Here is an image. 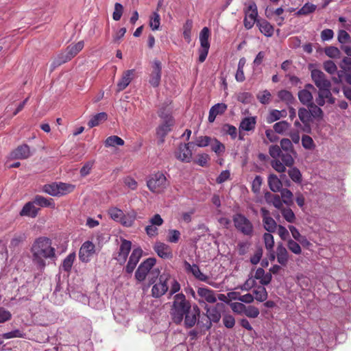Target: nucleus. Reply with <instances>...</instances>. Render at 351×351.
<instances>
[{"instance_id": "obj_1", "label": "nucleus", "mask_w": 351, "mask_h": 351, "mask_svg": "<svg viewBox=\"0 0 351 351\" xmlns=\"http://www.w3.org/2000/svg\"><path fill=\"white\" fill-rule=\"evenodd\" d=\"M56 249L52 245V241L46 237H39L32 243L30 247L33 263L43 270L47 265L46 260L56 258Z\"/></svg>"}, {"instance_id": "obj_2", "label": "nucleus", "mask_w": 351, "mask_h": 351, "mask_svg": "<svg viewBox=\"0 0 351 351\" xmlns=\"http://www.w3.org/2000/svg\"><path fill=\"white\" fill-rule=\"evenodd\" d=\"M191 305L183 293H178L173 297V304L170 314L173 322L176 324H180L184 316L191 310Z\"/></svg>"}, {"instance_id": "obj_3", "label": "nucleus", "mask_w": 351, "mask_h": 351, "mask_svg": "<svg viewBox=\"0 0 351 351\" xmlns=\"http://www.w3.org/2000/svg\"><path fill=\"white\" fill-rule=\"evenodd\" d=\"M84 46V43L83 40L79 41L75 44L69 45L66 50L58 54L57 58L52 62L51 65V70H53L61 64L71 60L82 50Z\"/></svg>"}, {"instance_id": "obj_4", "label": "nucleus", "mask_w": 351, "mask_h": 351, "mask_svg": "<svg viewBox=\"0 0 351 351\" xmlns=\"http://www.w3.org/2000/svg\"><path fill=\"white\" fill-rule=\"evenodd\" d=\"M149 189L155 193H161L169 186L165 176L161 172H157L153 174L147 182Z\"/></svg>"}, {"instance_id": "obj_5", "label": "nucleus", "mask_w": 351, "mask_h": 351, "mask_svg": "<svg viewBox=\"0 0 351 351\" xmlns=\"http://www.w3.org/2000/svg\"><path fill=\"white\" fill-rule=\"evenodd\" d=\"M280 145L282 152H285L281 156L282 161L287 167H291L294 164V157L297 155L292 142L289 138H282L280 142Z\"/></svg>"}, {"instance_id": "obj_6", "label": "nucleus", "mask_w": 351, "mask_h": 351, "mask_svg": "<svg viewBox=\"0 0 351 351\" xmlns=\"http://www.w3.org/2000/svg\"><path fill=\"white\" fill-rule=\"evenodd\" d=\"M232 221L236 229L243 234L251 237L254 232L252 223L243 215L237 213L233 215Z\"/></svg>"}, {"instance_id": "obj_7", "label": "nucleus", "mask_w": 351, "mask_h": 351, "mask_svg": "<svg viewBox=\"0 0 351 351\" xmlns=\"http://www.w3.org/2000/svg\"><path fill=\"white\" fill-rule=\"evenodd\" d=\"M243 12L245 14L243 19L244 27L246 29H250L259 21L257 19L258 14L256 4L254 2L245 3Z\"/></svg>"}, {"instance_id": "obj_8", "label": "nucleus", "mask_w": 351, "mask_h": 351, "mask_svg": "<svg viewBox=\"0 0 351 351\" xmlns=\"http://www.w3.org/2000/svg\"><path fill=\"white\" fill-rule=\"evenodd\" d=\"M210 36V29L204 27L199 33L200 47L198 49V61L202 63L205 61L210 49L209 37Z\"/></svg>"}, {"instance_id": "obj_9", "label": "nucleus", "mask_w": 351, "mask_h": 351, "mask_svg": "<svg viewBox=\"0 0 351 351\" xmlns=\"http://www.w3.org/2000/svg\"><path fill=\"white\" fill-rule=\"evenodd\" d=\"M156 260L155 258H148L143 261L138 267L135 272V278L138 282L144 281L150 270L155 266Z\"/></svg>"}, {"instance_id": "obj_10", "label": "nucleus", "mask_w": 351, "mask_h": 351, "mask_svg": "<svg viewBox=\"0 0 351 351\" xmlns=\"http://www.w3.org/2000/svg\"><path fill=\"white\" fill-rule=\"evenodd\" d=\"M184 266L186 271L187 273L192 274L193 276L198 280L205 282L213 287H217L215 286V283L213 281H210L208 276L201 271L197 265H191L189 263L185 261L184 262Z\"/></svg>"}, {"instance_id": "obj_11", "label": "nucleus", "mask_w": 351, "mask_h": 351, "mask_svg": "<svg viewBox=\"0 0 351 351\" xmlns=\"http://www.w3.org/2000/svg\"><path fill=\"white\" fill-rule=\"evenodd\" d=\"M194 148V143L189 142L188 143L180 144L178 152L175 153L177 159L184 162H189L192 159V150Z\"/></svg>"}, {"instance_id": "obj_12", "label": "nucleus", "mask_w": 351, "mask_h": 351, "mask_svg": "<svg viewBox=\"0 0 351 351\" xmlns=\"http://www.w3.org/2000/svg\"><path fill=\"white\" fill-rule=\"evenodd\" d=\"M197 302L199 304H206V303L213 304L217 301L215 293L213 289L207 287H199L197 289Z\"/></svg>"}, {"instance_id": "obj_13", "label": "nucleus", "mask_w": 351, "mask_h": 351, "mask_svg": "<svg viewBox=\"0 0 351 351\" xmlns=\"http://www.w3.org/2000/svg\"><path fill=\"white\" fill-rule=\"evenodd\" d=\"M173 124L174 119L172 116L167 115L164 118V122L158 127L156 134L159 138L160 144L164 143L165 136L171 130V127Z\"/></svg>"}, {"instance_id": "obj_14", "label": "nucleus", "mask_w": 351, "mask_h": 351, "mask_svg": "<svg viewBox=\"0 0 351 351\" xmlns=\"http://www.w3.org/2000/svg\"><path fill=\"white\" fill-rule=\"evenodd\" d=\"M169 278V274H163L159 278V282L154 285L152 289V295L158 298L166 293L168 290L167 281Z\"/></svg>"}, {"instance_id": "obj_15", "label": "nucleus", "mask_w": 351, "mask_h": 351, "mask_svg": "<svg viewBox=\"0 0 351 351\" xmlns=\"http://www.w3.org/2000/svg\"><path fill=\"white\" fill-rule=\"evenodd\" d=\"M162 75V63L156 59L152 62V71L149 74V83L154 88L160 85Z\"/></svg>"}, {"instance_id": "obj_16", "label": "nucleus", "mask_w": 351, "mask_h": 351, "mask_svg": "<svg viewBox=\"0 0 351 351\" xmlns=\"http://www.w3.org/2000/svg\"><path fill=\"white\" fill-rule=\"evenodd\" d=\"M225 305L223 303H217L213 306H209L206 304L204 307L206 315L212 322V323H218L221 317V311L223 310Z\"/></svg>"}, {"instance_id": "obj_17", "label": "nucleus", "mask_w": 351, "mask_h": 351, "mask_svg": "<svg viewBox=\"0 0 351 351\" xmlns=\"http://www.w3.org/2000/svg\"><path fill=\"white\" fill-rule=\"evenodd\" d=\"M200 308L197 305H194L193 308L189 310L184 316V325L186 328H191L195 324H197L198 317H199Z\"/></svg>"}, {"instance_id": "obj_18", "label": "nucleus", "mask_w": 351, "mask_h": 351, "mask_svg": "<svg viewBox=\"0 0 351 351\" xmlns=\"http://www.w3.org/2000/svg\"><path fill=\"white\" fill-rule=\"evenodd\" d=\"M315 91L316 88L312 84H306L304 88L298 93L299 100L302 104L308 106L311 103H313L312 94Z\"/></svg>"}, {"instance_id": "obj_19", "label": "nucleus", "mask_w": 351, "mask_h": 351, "mask_svg": "<svg viewBox=\"0 0 351 351\" xmlns=\"http://www.w3.org/2000/svg\"><path fill=\"white\" fill-rule=\"evenodd\" d=\"M311 77L318 88L331 87L330 82L326 79V75L320 70H313L311 71Z\"/></svg>"}, {"instance_id": "obj_20", "label": "nucleus", "mask_w": 351, "mask_h": 351, "mask_svg": "<svg viewBox=\"0 0 351 351\" xmlns=\"http://www.w3.org/2000/svg\"><path fill=\"white\" fill-rule=\"evenodd\" d=\"M154 250L157 255L163 259H171L173 258L171 247L165 243L156 242L154 245Z\"/></svg>"}, {"instance_id": "obj_21", "label": "nucleus", "mask_w": 351, "mask_h": 351, "mask_svg": "<svg viewBox=\"0 0 351 351\" xmlns=\"http://www.w3.org/2000/svg\"><path fill=\"white\" fill-rule=\"evenodd\" d=\"M261 213L265 229L269 232H274L277 229L278 225L276 221L270 217L269 211L263 207L261 208Z\"/></svg>"}, {"instance_id": "obj_22", "label": "nucleus", "mask_w": 351, "mask_h": 351, "mask_svg": "<svg viewBox=\"0 0 351 351\" xmlns=\"http://www.w3.org/2000/svg\"><path fill=\"white\" fill-rule=\"evenodd\" d=\"M94 252V244L90 241H86L82 244L80 249V259L84 263H87L90 261V258L93 255Z\"/></svg>"}, {"instance_id": "obj_23", "label": "nucleus", "mask_w": 351, "mask_h": 351, "mask_svg": "<svg viewBox=\"0 0 351 351\" xmlns=\"http://www.w3.org/2000/svg\"><path fill=\"white\" fill-rule=\"evenodd\" d=\"M132 243L131 241L126 240L125 239H121V243L119 247V251L118 253V256L116 258L117 261L122 264L125 263L128 254L131 250Z\"/></svg>"}, {"instance_id": "obj_24", "label": "nucleus", "mask_w": 351, "mask_h": 351, "mask_svg": "<svg viewBox=\"0 0 351 351\" xmlns=\"http://www.w3.org/2000/svg\"><path fill=\"white\" fill-rule=\"evenodd\" d=\"M135 75L134 69H130L124 71L121 78L117 83V92L123 90L130 84Z\"/></svg>"}, {"instance_id": "obj_25", "label": "nucleus", "mask_w": 351, "mask_h": 351, "mask_svg": "<svg viewBox=\"0 0 351 351\" xmlns=\"http://www.w3.org/2000/svg\"><path fill=\"white\" fill-rule=\"evenodd\" d=\"M31 156L29 147L27 144H23L18 146L11 153V156L14 159H27Z\"/></svg>"}, {"instance_id": "obj_26", "label": "nucleus", "mask_w": 351, "mask_h": 351, "mask_svg": "<svg viewBox=\"0 0 351 351\" xmlns=\"http://www.w3.org/2000/svg\"><path fill=\"white\" fill-rule=\"evenodd\" d=\"M227 105L223 103H218L211 107L209 110L208 120L210 123L215 121L217 115L223 114L227 110Z\"/></svg>"}, {"instance_id": "obj_27", "label": "nucleus", "mask_w": 351, "mask_h": 351, "mask_svg": "<svg viewBox=\"0 0 351 351\" xmlns=\"http://www.w3.org/2000/svg\"><path fill=\"white\" fill-rule=\"evenodd\" d=\"M276 258L278 263L286 266L289 261V253L282 243H278L276 247Z\"/></svg>"}, {"instance_id": "obj_28", "label": "nucleus", "mask_w": 351, "mask_h": 351, "mask_svg": "<svg viewBox=\"0 0 351 351\" xmlns=\"http://www.w3.org/2000/svg\"><path fill=\"white\" fill-rule=\"evenodd\" d=\"M256 26L264 36L267 37H271L273 36L274 28L267 20L260 19V21H257Z\"/></svg>"}, {"instance_id": "obj_29", "label": "nucleus", "mask_w": 351, "mask_h": 351, "mask_svg": "<svg viewBox=\"0 0 351 351\" xmlns=\"http://www.w3.org/2000/svg\"><path fill=\"white\" fill-rule=\"evenodd\" d=\"M197 325L202 331L205 332L212 328L213 323L208 317V315H206V313H203L202 314H199Z\"/></svg>"}, {"instance_id": "obj_30", "label": "nucleus", "mask_w": 351, "mask_h": 351, "mask_svg": "<svg viewBox=\"0 0 351 351\" xmlns=\"http://www.w3.org/2000/svg\"><path fill=\"white\" fill-rule=\"evenodd\" d=\"M254 278L260 280V283L263 285H267L272 279L271 273H265L263 268H258L255 272Z\"/></svg>"}, {"instance_id": "obj_31", "label": "nucleus", "mask_w": 351, "mask_h": 351, "mask_svg": "<svg viewBox=\"0 0 351 351\" xmlns=\"http://www.w3.org/2000/svg\"><path fill=\"white\" fill-rule=\"evenodd\" d=\"M34 204V202L26 203L21 210L20 215L36 217L39 209L36 208Z\"/></svg>"}, {"instance_id": "obj_32", "label": "nucleus", "mask_w": 351, "mask_h": 351, "mask_svg": "<svg viewBox=\"0 0 351 351\" xmlns=\"http://www.w3.org/2000/svg\"><path fill=\"white\" fill-rule=\"evenodd\" d=\"M136 216L137 213L135 210H132L126 214L123 213V216L121 219V224L126 228L132 227L136 219Z\"/></svg>"}, {"instance_id": "obj_33", "label": "nucleus", "mask_w": 351, "mask_h": 351, "mask_svg": "<svg viewBox=\"0 0 351 351\" xmlns=\"http://www.w3.org/2000/svg\"><path fill=\"white\" fill-rule=\"evenodd\" d=\"M268 185L273 192H278L282 187V181L275 174H271L268 177Z\"/></svg>"}, {"instance_id": "obj_34", "label": "nucleus", "mask_w": 351, "mask_h": 351, "mask_svg": "<svg viewBox=\"0 0 351 351\" xmlns=\"http://www.w3.org/2000/svg\"><path fill=\"white\" fill-rule=\"evenodd\" d=\"M307 106L311 112L312 121H313L314 119L317 121H320L324 117V112L323 110L320 108V107H319L314 103H311Z\"/></svg>"}, {"instance_id": "obj_35", "label": "nucleus", "mask_w": 351, "mask_h": 351, "mask_svg": "<svg viewBox=\"0 0 351 351\" xmlns=\"http://www.w3.org/2000/svg\"><path fill=\"white\" fill-rule=\"evenodd\" d=\"M34 203L41 207L54 208L55 203L53 199H47L41 195H36L34 198Z\"/></svg>"}, {"instance_id": "obj_36", "label": "nucleus", "mask_w": 351, "mask_h": 351, "mask_svg": "<svg viewBox=\"0 0 351 351\" xmlns=\"http://www.w3.org/2000/svg\"><path fill=\"white\" fill-rule=\"evenodd\" d=\"M108 115L106 112H99L94 115L88 122L90 128L97 126L100 123L106 121Z\"/></svg>"}, {"instance_id": "obj_37", "label": "nucleus", "mask_w": 351, "mask_h": 351, "mask_svg": "<svg viewBox=\"0 0 351 351\" xmlns=\"http://www.w3.org/2000/svg\"><path fill=\"white\" fill-rule=\"evenodd\" d=\"M256 119L253 117H246L242 120L239 128L245 131H250L254 129Z\"/></svg>"}, {"instance_id": "obj_38", "label": "nucleus", "mask_w": 351, "mask_h": 351, "mask_svg": "<svg viewBox=\"0 0 351 351\" xmlns=\"http://www.w3.org/2000/svg\"><path fill=\"white\" fill-rule=\"evenodd\" d=\"M108 215L110 219L121 223V219L123 216V212L117 207H110L108 210Z\"/></svg>"}, {"instance_id": "obj_39", "label": "nucleus", "mask_w": 351, "mask_h": 351, "mask_svg": "<svg viewBox=\"0 0 351 351\" xmlns=\"http://www.w3.org/2000/svg\"><path fill=\"white\" fill-rule=\"evenodd\" d=\"M290 127V123L286 121L277 122L273 125L274 132L280 134H285L289 130Z\"/></svg>"}, {"instance_id": "obj_40", "label": "nucleus", "mask_w": 351, "mask_h": 351, "mask_svg": "<svg viewBox=\"0 0 351 351\" xmlns=\"http://www.w3.org/2000/svg\"><path fill=\"white\" fill-rule=\"evenodd\" d=\"M193 28V21L187 19L183 25V37L189 43L191 40V30Z\"/></svg>"}, {"instance_id": "obj_41", "label": "nucleus", "mask_w": 351, "mask_h": 351, "mask_svg": "<svg viewBox=\"0 0 351 351\" xmlns=\"http://www.w3.org/2000/svg\"><path fill=\"white\" fill-rule=\"evenodd\" d=\"M210 145L211 146V150L214 152L217 155L221 156L224 153L226 149L225 145L217 138H213L212 143Z\"/></svg>"}, {"instance_id": "obj_42", "label": "nucleus", "mask_w": 351, "mask_h": 351, "mask_svg": "<svg viewBox=\"0 0 351 351\" xmlns=\"http://www.w3.org/2000/svg\"><path fill=\"white\" fill-rule=\"evenodd\" d=\"M278 97L281 100L285 101L287 104H291L295 99L292 93L287 90H281L278 93Z\"/></svg>"}, {"instance_id": "obj_43", "label": "nucleus", "mask_w": 351, "mask_h": 351, "mask_svg": "<svg viewBox=\"0 0 351 351\" xmlns=\"http://www.w3.org/2000/svg\"><path fill=\"white\" fill-rule=\"evenodd\" d=\"M280 191L283 202L287 206H291L293 204L292 192L287 189H281Z\"/></svg>"}, {"instance_id": "obj_44", "label": "nucleus", "mask_w": 351, "mask_h": 351, "mask_svg": "<svg viewBox=\"0 0 351 351\" xmlns=\"http://www.w3.org/2000/svg\"><path fill=\"white\" fill-rule=\"evenodd\" d=\"M317 6L311 3H305L296 13L298 16L308 15L315 11Z\"/></svg>"}, {"instance_id": "obj_45", "label": "nucleus", "mask_w": 351, "mask_h": 351, "mask_svg": "<svg viewBox=\"0 0 351 351\" xmlns=\"http://www.w3.org/2000/svg\"><path fill=\"white\" fill-rule=\"evenodd\" d=\"M75 259V254L71 253L69 254L63 261L62 264V269L65 271H70L74 261Z\"/></svg>"}, {"instance_id": "obj_46", "label": "nucleus", "mask_w": 351, "mask_h": 351, "mask_svg": "<svg viewBox=\"0 0 351 351\" xmlns=\"http://www.w3.org/2000/svg\"><path fill=\"white\" fill-rule=\"evenodd\" d=\"M160 271L158 268H152L149 274H147V280H148V285L147 286L149 287L152 285L154 284L158 278L160 276Z\"/></svg>"}, {"instance_id": "obj_47", "label": "nucleus", "mask_w": 351, "mask_h": 351, "mask_svg": "<svg viewBox=\"0 0 351 351\" xmlns=\"http://www.w3.org/2000/svg\"><path fill=\"white\" fill-rule=\"evenodd\" d=\"M280 213L283 217V218L289 223H294L296 217L293 212V210L290 208H282L280 210Z\"/></svg>"}, {"instance_id": "obj_48", "label": "nucleus", "mask_w": 351, "mask_h": 351, "mask_svg": "<svg viewBox=\"0 0 351 351\" xmlns=\"http://www.w3.org/2000/svg\"><path fill=\"white\" fill-rule=\"evenodd\" d=\"M160 25V16L158 12H153L149 19V26L153 31L158 30Z\"/></svg>"}, {"instance_id": "obj_49", "label": "nucleus", "mask_w": 351, "mask_h": 351, "mask_svg": "<svg viewBox=\"0 0 351 351\" xmlns=\"http://www.w3.org/2000/svg\"><path fill=\"white\" fill-rule=\"evenodd\" d=\"M298 117L300 120L303 123H306L307 122H313L311 117V112L308 109L304 108H300L298 110Z\"/></svg>"}, {"instance_id": "obj_50", "label": "nucleus", "mask_w": 351, "mask_h": 351, "mask_svg": "<svg viewBox=\"0 0 351 351\" xmlns=\"http://www.w3.org/2000/svg\"><path fill=\"white\" fill-rule=\"evenodd\" d=\"M105 145L106 147H114L115 145H123L124 141L117 136H111L108 137L105 141Z\"/></svg>"}, {"instance_id": "obj_51", "label": "nucleus", "mask_w": 351, "mask_h": 351, "mask_svg": "<svg viewBox=\"0 0 351 351\" xmlns=\"http://www.w3.org/2000/svg\"><path fill=\"white\" fill-rule=\"evenodd\" d=\"M213 138L207 136H200L195 138L194 146L196 145L199 147H206L212 143Z\"/></svg>"}, {"instance_id": "obj_52", "label": "nucleus", "mask_w": 351, "mask_h": 351, "mask_svg": "<svg viewBox=\"0 0 351 351\" xmlns=\"http://www.w3.org/2000/svg\"><path fill=\"white\" fill-rule=\"evenodd\" d=\"M288 174L290 178L295 183H301L302 174L300 170L296 167H291L288 170Z\"/></svg>"}, {"instance_id": "obj_53", "label": "nucleus", "mask_w": 351, "mask_h": 351, "mask_svg": "<svg viewBox=\"0 0 351 351\" xmlns=\"http://www.w3.org/2000/svg\"><path fill=\"white\" fill-rule=\"evenodd\" d=\"M287 248L295 254L299 255L302 253V248L300 244L291 239L287 240Z\"/></svg>"}, {"instance_id": "obj_54", "label": "nucleus", "mask_w": 351, "mask_h": 351, "mask_svg": "<svg viewBox=\"0 0 351 351\" xmlns=\"http://www.w3.org/2000/svg\"><path fill=\"white\" fill-rule=\"evenodd\" d=\"M43 191L52 196H59L60 192L58 191V184L53 183L51 184H45L43 186Z\"/></svg>"}, {"instance_id": "obj_55", "label": "nucleus", "mask_w": 351, "mask_h": 351, "mask_svg": "<svg viewBox=\"0 0 351 351\" xmlns=\"http://www.w3.org/2000/svg\"><path fill=\"white\" fill-rule=\"evenodd\" d=\"M256 97L262 104H268L271 101V95L269 90H265L259 92L257 94Z\"/></svg>"}, {"instance_id": "obj_56", "label": "nucleus", "mask_w": 351, "mask_h": 351, "mask_svg": "<svg viewBox=\"0 0 351 351\" xmlns=\"http://www.w3.org/2000/svg\"><path fill=\"white\" fill-rule=\"evenodd\" d=\"M254 293L257 301L264 302L267 298V290L263 287H258L256 289L254 290Z\"/></svg>"}, {"instance_id": "obj_57", "label": "nucleus", "mask_w": 351, "mask_h": 351, "mask_svg": "<svg viewBox=\"0 0 351 351\" xmlns=\"http://www.w3.org/2000/svg\"><path fill=\"white\" fill-rule=\"evenodd\" d=\"M263 240L265 248L269 252H271L274 246V239L273 235L269 232H266L263 234Z\"/></svg>"}, {"instance_id": "obj_58", "label": "nucleus", "mask_w": 351, "mask_h": 351, "mask_svg": "<svg viewBox=\"0 0 351 351\" xmlns=\"http://www.w3.org/2000/svg\"><path fill=\"white\" fill-rule=\"evenodd\" d=\"M58 191L60 192V195H66L67 193H70L73 192L75 189V186L71 184H66L63 182H60L58 184Z\"/></svg>"}, {"instance_id": "obj_59", "label": "nucleus", "mask_w": 351, "mask_h": 351, "mask_svg": "<svg viewBox=\"0 0 351 351\" xmlns=\"http://www.w3.org/2000/svg\"><path fill=\"white\" fill-rule=\"evenodd\" d=\"M222 132L226 134L230 135L232 140L237 138V130L234 125L228 123L224 124L222 127Z\"/></svg>"}, {"instance_id": "obj_60", "label": "nucleus", "mask_w": 351, "mask_h": 351, "mask_svg": "<svg viewBox=\"0 0 351 351\" xmlns=\"http://www.w3.org/2000/svg\"><path fill=\"white\" fill-rule=\"evenodd\" d=\"M330 87H325L319 88V95L324 99H328V101L330 104L335 103V98L332 96V93L330 90Z\"/></svg>"}, {"instance_id": "obj_61", "label": "nucleus", "mask_w": 351, "mask_h": 351, "mask_svg": "<svg viewBox=\"0 0 351 351\" xmlns=\"http://www.w3.org/2000/svg\"><path fill=\"white\" fill-rule=\"evenodd\" d=\"M142 254L143 250L141 247L134 248L129 258V261L137 265L142 256Z\"/></svg>"}, {"instance_id": "obj_62", "label": "nucleus", "mask_w": 351, "mask_h": 351, "mask_svg": "<svg viewBox=\"0 0 351 351\" xmlns=\"http://www.w3.org/2000/svg\"><path fill=\"white\" fill-rule=\"evenodd\" d=\"M24 234L15 235L10 241V248L15 250L25 241Z\"/></svg>"}, {"instance_id": "obj_63", "label": "nucleus", "mask_w": 351, "mask_h": 351, "mask_svg": "<svg viewBox=\"0 0 351 351\" xmlns=\"http://www.w3.org/2000/svg\"><path fill=\"white\" fill-rule=\"evenodd\" d=\"M222 321L224 326L229 329L232 328L235 325L234 317L228 313L223 315Z\"/></svg>"}, {"instance_id": "obj_64", "label": "nucleus", "mask_w": 351, "mask_h": 351, "mask_svg": "<svg viewBox=\"0 0 351 351\" xmlns=\"http://www.w3.org/2000/svg\"><path fill=\"white\" fill-rule=\"evenodd\" d=\"M302 145L306 149H313L315 148V145L313 138L308 135H303L302 137Z\"/></svg>"}]
</instances>
